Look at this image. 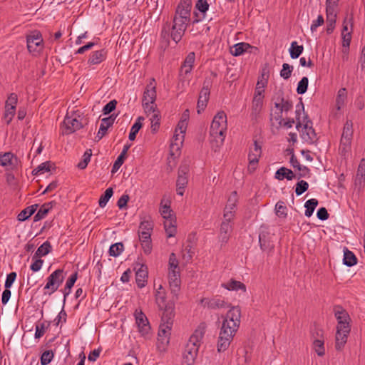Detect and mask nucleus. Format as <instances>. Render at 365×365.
<instances>
[{"label": "nucleus", "instance_id": "nucleus-1", "mask_svg": "<svg viewBox=\"0 0 365 365\" xmlns=\"http://www.w3.org/2000/svg\"><path fill=\"white\" fill-rule=\"evenodd\" d=\"M241 309L232 307L227 312L220 328L217 348L218 352H224L230 345L240 324Z\"/></svg>", "mask_w": 365, "mask_h": 365}, {"label": "nucleus", "instance_id": "nucleus-2", "mask_svg": "<svg viewBox=\"0 0 365 365\" xmlns=\"http://www.w3.org/2000/svg\"><path fill=\"white\" fill-rule=\"evenodd\" d=\"M188 24L189 22L174 16L171 28H170V26H168V29L164 27L161 31L163 46H168L170 38H171L175 43H178L183 36Z\"/></svg>", "mask_w": 365, "mask_h": 365}, {"label": "nucleus", "instance_id": "nucleus-3", "mask_svg": "<svg viewBox=\"0 0 365 365\" xmlns=\"http://www.w3.org/2000/svg\"><path fill=\"white\" fill-rule=\"evenodd\" d=\"M227 127V115L224 111H219L214 117L210 130V136L217 146L224 143Z\"/></svg>", "mask_w": 365, "mask_h": 365}, {"label": "nucleus", "instance_id": "nucleus-4", "mask_svg": "<svg viewBox=\"0 0 365 365\" xmlns=\"http://www.w3.org/2000/svg\"><path fill=\"white\" fill-rule=\"evenodd\" d=\"M274 108L276 110L270 113V121L272 126H274L276 123V128H279L282 124V113L292 110L293 104L290 100L284 98L283 93L279 91L275 98Z\"/></svg>", "mask_w": 365, "mask_h": 365}, {"label": "nucleus", "instance_id": "nucleus-5", "mask_svg": "<svg viewBox=\"0 0 365 365\" xmlns=\"http://www.w3.org/2000/svg\"><path fill=\"white\" fill-rule=\"evenodd\" d=\"M203 335L204 332L202 330L197 329L190 336L183 351V359L187 365H192L194 363Z\"/></svg>", "mask_w": 365, "mask_h": 365}, {"label": "nucleus", "instance_id": "nucleus-6", "mask_svg": "<svg viewBox=\"0 0 365 365\" xmlns=\"http://www.w3.org/2000/svg\"><path fill=\"white\" fill-rule=\"evenodd\" d=\"M66 277L63 269H58L53 272L48 277L47 282L43 287L44 294L51 295L63 283Z\"/></svg>", "mask_w": 365, "mask_h": 365}, {"label": "nucleus", "instance_id": "nucleus-7", "mask_svg": "<svg viewBox=\"0 0 365 365\" xmlns=\"http://www.w3.org/2000/svg\"><path fill=\"white\" fill-rule=\"evenodd\" d=\"M353 137V123L347 120L344 125L340 141L339 149L341 154L345 155L349 150Z\"/></svg>", "mask_w": 365, "mask_h": 365}, {"label": "nucleus", "instance_id": "nucleus-8", "mask_svg": "<svg viewBox=\"0 0 365 365\" xmlns=\"http://www.w3.org/2000/svg\"><path fill=\"white\" fill-rule=\"evenodd\" d=\"M303 127L301 130V138L307 144H314L317 141V133L312 127V122L305 115L303 120Z\"/></svg>", "mask_w": 365, "mask_h": 365}, {"label": "nucleus", "instance_id": "nucleus-9", "mask_svg": "<svg viewBox=\"0 0 365 365\" xmlns=\"http://www.w3.org/2000/svg\"><path fill=\"white\" fill-rule=\"evenodd\" d=\"M172 327L170 323L164 324L160 323L158 333V347L161 350H165L170 343Z\"/></svg>", "mask_w": 365, "mask_h": 365}, {"label": "nucleus", "instance_id": "nucleus-10", "mask_svg": "<svg viewBox=\"0 0 365 365\" xmlns=\"http://www.w3.org/2000/svg\"><path fill=\"white\" fill-rule=\"evenodd\" d=\"M134 269L136 271L135 280L138 287L139 288L144 287L148 279V267L141 262H136L135 263Z\"/></svg>", "mask_w": 365, "mask_h": 365}, {"label": "nucleus", "instance_id": "nucleus-11", "mask_svg": "<svg viewBox=\"0 0 365 365\" xmlns=\"http://www.w3.org/2000/svg\"><path fill=\"white\" fill-rule=\"evenodd\" d=\"M63 134L68 135L83 128V124L76 116L66 115L63 122Z\"/></svg>", "mask_w": 365, "mask_h": 365}, {"label": "nucleus", "instance_id": "nucleus-12", "mask_svg": "<svg viewBox=\"0 0 365 365\" xmlns=\"http://www.w3.org/2000/svg\"><path fill=\"white\" fill-rule=\"evenodd\" d=\"M191 7L192 4L190 0H181L177 6L174 16L190 22Z\"/></svg>", "mask_w": 365, "mask_h": 365}, {"label": "nucleus", "instance_id": "nucleus-13", "mask_svg": "<svg viewBox=\"0 0 365 365\" xmlns=\"http://www.w3.org/2000/svg\"><path fill=\"white\" fill-rule=\"evenodd\" d=\"M134 316L139 332L143 336L148 334L150 329V326L145 314L142 312V310L136 309L134 313Z\"/></svg>", "mask_w": 365, "mask_h": 365}, {"label": "nucleus", "instance_id": "nucleus-14", "mask_svg": "<svg viewBox=\"0 0 365 365\" xmlns=\"http://www.w3.org/2000/svg\"><path fill=\"white\" fill-rule=\"evenodd\" d=\"M334 315L338 322L336 328H351L349 324L350 317L345 309L341 307L335 308Z\"/></svg>", "mask_w": 365, "mask_h": 365}, {"label": "nucleus", "instance_id": "nucleus-15", "mask_svg": "<svg viewBox=\"0 0 365 365\" xmlns=\"http://www.w3.org/2000/svg\"><path fill=\"white\" fill-rule=\"evenodd\" d=\"M168 279L171 292L177 295L181 282L180 269H168Z\"/></svg>", "mask_w": 365, "mask_h": 365}, {"label": "nucleus", "instance_id": "nucleus-16", "mask_svg": "<svg viewBox=\"0 0 365 365\" xmlns=\"http://www.w3.org/2000/svg\"><path fill=\"white\" fill-rule=\"evenodd\" d=\"M195 60V54L194 52H190L186 56L184 63L180 70V77H182V81H185L187 78V76L190 75ZM184 82H182L183 83Z\"/></svg>", "mask_w": 365, "mask_h": 365}, {"label": "nucleus", "instance_id": "nucleus-17", "mask_svg": "<svg viewBox=\"0 0 365 365\" xmlns=\"http://www.w3.org/2000/svg\"><path fill=\"white\" fill-rule=\"evenodd\" d=\"M42 42L41 34L38 31H34L26 37L27 48L30 52L36 51Z\"/></svg>", "mask_w": 365, "mask_h": 365}, {"label": "nucleus", "instance_id": "nucleus-18", "mask_svg": "<svg viewBox=\"0 0 365 365\" xmlns=\"http://www.w3.org/2000/svg\"><path fill=\"white\" fill-rule=\"evenodd\" d=\"M262 154L261 146L257 143V140L254 141V147L250 148L248 160H249V169L255 170L256 165L259 162V158Z\"/></svg>", "mask_w": 365, "mask_h": 365}, {"label": "nucleus", "instance_id": "nucleus-19", "mask_svg": "<svg viewBox=\"0 0 365 365\" xmlns=\"http://www.w3.org/2000/svg\"><path fill=\"white\" fill-rule=\"evenodd\" d=\"M116 116L111 115L101 120L98 132L95 138L96 141H99L106 134L108 129L114 123Z\"/></svg>", "mask_w": 365, "mask_h": 365}, {"label": "nucleus", "instance_id": "nucleus-20", "mask_svg": "<svg viewBox=\"0 0 365 365\" xmlns=\"http://www.w3.org/2000/svg\"><path fill=\"white\" fill-rule=\"evenodd\" d=\"M351 328H336L335 348L336 350H341L346 343Z\"/></svg>", "mask_w": 365, "mask_h": 365}, {"label": "nucleus", "instance_id": "nucleus-21", "mask_svg": "<svg viewBox=\"0 0 365 365\" xmlns=\"http://www.w3.org/2000/svg\"><path fill=\"white\" fill-rule=\"evenodd\" d=\"M271 237L267 232H262L259 235V243L260 248L263 252L271 253L274 247V242L271 240Z\"/></svg>", "mask_w": 365, "mask_h": 365}, {"label": "nucleus", "instance_id": "nucleus-22", "mask_svg": "<svg viewBox=\"0 0 365 365\" xmlns=\"http://www.w3.org/2000/svg\"><path fill=\"white\" fill-rule=\"evenodd\" d=\"M289 163L294 168H297L299 170V173L295 174L297 179H300L302 178L309 177V175H310L309 168H308L305 165H302L293 153L290 158Z\"/></svg>", "mask_w": 365, "mask_h": 365}, {"label": "nucleus", "instance_id": "nucleus-23", "mask_svg": "<svg viewBox=\"0 0 365 365\" xmlns=\"http://www.w3.org/2000/svg\"><path fill=\"white\" fill-rule=\"evenodd\" d=\"M202 302H204L205 306H207L209 309H217L229 307L228 303L220 297L204 299L202 300Z\"/></svg>", "mask_w": 365, "mask_h": 365}, {"label": "nucleus", "instance_id": "nucleus-24", "mask_svg": "<svg viewBox=\"0 0 365 365\" xmlns=\"http://www.w3.org/2000/svg\"><path fill=\"white\" fill-rule=\"evenodd\" d=\"M232 230V225L228 222H222L219 234V240L222 245H225L228 242Z\"/></svg>", "mask_w": 365, "mask_h": 365}, {"label": "nucleus", "instance_id": "nucleus-25", "mask_svg": "<svg viewBox=\"0 0 365 365\" xmlns=\"http://www.w3.org/2000/svg\"><path fill=\"white\" fill-rule=\"evenodd\" d=\"M139 240L145 255H149L152 251L151 233L143 232L138 233Z\"/></svg>", "mask_w": 365, "mask_h": 365}, {"label": "nucleus", "instance_id": "nucleus-26", "mask_svg": "<svg viewBox=\"0 0 365 365\" xmlns=\"http://www.w3.org/2000/svg\"><path fill=\"white\" fill-rule=\"evenodd\" d=\"M55 205H56V202L54 201L46 202L42 205L37 213L34 217V222H37L43 219Z\"/></svg>", "mask_w": 365, "mask_h": 365}, {"label": "nucleus", "instance_id": "nucleus-27", "mask_svg": "<svg viewBox=\"0 0 365 365\" xmlns=\"http://www.w3.org/2000/svg\"><path fill=\"white\" fill-rule=\"evenodd\" d=\"M164 311L161 317V323L164 324H167L168 323L170 324V326L173 327V318L175 316L174 307L173 305L165 306Z\"/></svg>", "mask_w": 365, "mask_h": 365}, {"label": "nucleus", "instance_id": "nucleus-28", "mask_svg": "<svg viewBox=\"0 0 365 365\" xmlns=\"http://www.w3.org/2000/svg\"><path fill=\"white\" fill-rule=\"evenodd\" d=\"M274 177L279 180H282L284 178L288 180H292L294 178H297L296 175L292 171V170L285 167H282L278 169L275 173Z\"/></svg>", "mask_w": 365, "mask_h": 365}, {"label": "nucleus", "instance_id": "nucleus-29", "mask_svg": "<svg viewBox=\"0 0 365 365\" xmlns=\"http://www.w3.org/2000/svg\"><path fill=\"white\" fill-rule=\"evenodd\" d=\"M188 168L187 165H181L178 170V177L176 182V186L185 187L187 184Z\"/></svg>", "mask_w": 365, "mask_h": 365}, {"label": "nucleus", "instance_id": "nucleus-30", "mask_svg": "<svg viewBox=\"0 0 365 365\" xmlns=\"http://www.w3.org/2000/svg\"><path fill=\"white\" fill-rule=\"evenodd\" d=\"M210 94V93L200 91L197 103V112L198 114H200L207 107Z\"/></svg>", "mask_w": 365, "mask_h": 365}, {"label": "nucleus", "instance_id": "nucleus-31", "mask_svg": "<svg viewBox=\"0 0 365 365\" xmlns=\"http://www.w3.org/2000/svg\"><path fill=\"white\" fill-rule=\"evenodd\" d=\"M251 48L252 46L247 43H238L230 48V53L232 56H238L247 52Z\"/></svg>", "mask_w": 365, "mask_h": 365}, {"label": "nucleus", "instance_id": "nucleus-32", "mask_svg": "<svg viewBox=\"0 0 365 365\" xmlns=\"http://www.w3.org/2000/svg\"><path fill=\"white\" fill-rule=\"evenodd\" d=\"M222 287L227 290H242L243 292H246V286L241 282L235 279H231L227 283L222 284Z\"/></svg>", "mask_w": 365, "mask_h": 365}, {"label": "nucleus", "instance_id": "nucleus-33", "mask_svg": "<svg viewBox=\"0 0 365 365\" xmlns=\"http://www.w3.org/2000/svg\"><path fill=\"white\" fill-rule=\"evenodd\" d=\"M106 58V51L104 49L94 51L91 53L88 63L90 64H98L103 61Z\"/></svg>", "mask_w": 365, "mask_h": 365}, {"label": "nucleus", "instance_id": "nucleus-34", "mask_svg": "<svg viewBox=\"0 0 365 365\" xmlns=\"http://www.w3.org/2000/svg\"><path fill=\"white\" fill-rule=\"evenodd\" d=\"M343 263L347 267H352L357 263V258L356 255L346 247H344V249Z\"/></svg>", "mask_w": 365, "mask_h": 365}, {"label": "nucleus", "instance_id": "nucleus-35", "mask_svg": "<svg viewBox=\"0 0 365 365\" xmlns=\"http://www.w3.org/2000/svg\"><path fill=\"white\" fill-rule=\"evenodd\" d=\"M155 302L159 307L160 309H163V308L165 307V306H168L166 304V297H165V292L162 287V285L159 286V288L155 292Z\"/></svg>", "mask_w": 365, "mask_h": 365}, {"label": "nucleus", "instance_id": "nucleus-36", "mask_svg": "<svg viewBox=\"0 0 365 365\" xmlns=\"http://www.w3.org/2000/svg\"><path fill=\"white\" fill-rule=\"evenodd\" d=\"M365 182V159L362 158L358 166L355 183L361 185Z\"/></svg>", "mask_w": 365, "mask_h": 365}, {"label": "nucleus", "instance_id": "nucleus-37", "mask_svg": "<svg viewBox=\"0 0 365 365\" xmlns=\"http://www.w3.org/2000/svg\"><path fill=\"white\" fill-rule=\"evenodd\" d=\"M78 278V272H76L73 274H72L70 277L67 279L66 285L64 289L62 290V292L63 294L64 301L66 300V297L70 294L71 288L74 285L76 281Z\"/></svg>", "mask_w": 365, "mask_h": 365}, {"label": "nucleus", "instance_id": "nucleus-38", "mask_svg": "<svg viewBox=\"0 0 365 365\" xmlns=\"http://www.w3.org/2000/svg\"><path fill=\"white\" fill-rule=\"evenodd\" d=\"M38 205L37 204L31 205L24 209L17 216L19 221H25L29 219L37 210Z\"/></svg>", "mask_w": 365, "mask_h": 365}, {"label": "nucleus", "instance_id": "nucleus-39", "mask_svg": "<svg viewBox=\"0 0 365 365\" xmlns=\"http://www.w3.org/2000/svg\"><path fill=\"white\" fill-rule=\"evenodd\" d=\"M51 250L52 247L51 243L48 241H46L37 249L34 256L33 257V259L36 257L46 256L51 252Z\"/></svg>", "mask_w": 365, "mask_h": 365}, {"label": "nucleus", "instance_id": "nucleus-40", "mask_svg": "<svg viewBox=\"0 0 365 365\" xmlns=\"http://www.w3.org/2000/svg\"><path fill=\"white\" fill-rule=\"evenodd\" d=\"M164 227L168 237H174L176 234L175 220L173 218L165 220Z\"/></svg>", "mask_w": 365, "mask_h": 365}, {"label": "nucleus", "instance_id": "nucleus-41", "mask_svg": "<svg viewBox=\"0 0 365 365\" xmlns=\"http://www.w3.org/2000/svg\"><path fill=\"white\" fill-rule=\"evenodd\" d=\"M148 86L143 93V102L155 103L156 98V91L155 86Z\"/></svg>", "mask_w": 365, "mask_h": 365}, {"label": "nucleus", "instance_id": "nucleus-42", "mask_svg": "<svg viewBox=\"0 0 365 365\" xmlns=\"http://www.w3.org/2000/svg\"><path fill=\"white\" fill-rule=\"evenodd\" d=\"M304 51L303 46H299L297 41H293L289 49L290 57L293 59L297 58Z\"/></svg>", "mask_w": 365, "mask_h": 365}, {"label": "nucleus", "instance_id": "nucleus-43", "mask_svg": "<svg viewBox=\"0 0 365 365\" xmlns=\"http://www.w3.org/2000/svg\"><path fill=\"white\" fill-rule=\"evenodd\" d=\"M143 117H138L135 121V123L133 125L130 129V132L129 133L128 138L130 140L133 141L135 139L136 135L140 130V129L142 128V123L141 120H143Z\"/></svg>", "mask_w": 365, "mask_h": 365}, {"label": "nucleus", "instance_id": "nucleus-44", "mask_svg": "<svg viewBox=\"0 0 365 365\" xmlns=\"http://www.w3.org/2000/svg\"><path fill=\"white\" fill-rule=\"evenodd\" d=\"M160 212L162 217L165 220L173 218V210L170 209V202L168 201L166 203L163 204V200L161 201Z\"/></svg>", "mask_w": 365, "mask_h": 365}, {"label": "nucleus", "instance_id": "nucleus-45", "mask_svg": "<svg viewBox=\"0 0 365 365\" xmlns=\"http://www.w3.org/2000/svg\"><path fill=\"white\" fill-rule=\"evenodd\" d=\"M317 205L318 200L317 199L313 198L308 200L304 204V207L306 208L304 212L305 216L308 217H311Z\"/></svg>", "mask_w": 365, "mask_h": 365}, {"label": "nucleus", "instance_id": "nucleus-46", "mask_svg": "<svg viewBox=\"0 0 365 365\" xmlns=\"http://www.w3.org/2000/svg\"><path fill=\"white\" fill-rule=\"evenodd\" d=\"M14 155L10 152L0 155V165L4 167L12 166L14 165Z\"/></svg>", "mask_w": 365, "mask_h": 365}, {"label": "nucleus", "instance_id": "nucleus-47", "mask_svg": "<svg viewBox=\"0 0 365 365\" xmlns=\"http://www.w3.org/2000/svg\"><path fill=\"white\" fill-rule=\"evenodd\" d=\"M52 165L53 164L50 161L42 163L32 171V174L34 175H38L40 174H43L45 172H48L51 170Z\"/></svg>", "mask_w": 365, "mask_h": 365}, {"label": "nucleus", "instance_id": "nucleus-48", "mask_svg": "<svg viewBox=\"0 0 365 365\" xmlns=\"http://www.w3.org/2000/svg\"><path fill=\"white\" fill-rule=\"evenodd\" d=\"M113 190L112 187H108V189H106L104 193L101 196L99 199V206L101 207H104L106 205L108 200L113 196Z\"/></svg>", "mask_w": 365, "mask_h": 365}, {"label": "nucleus", "instance_id": "nucleus-49", "mask_svg": "<svg viewBox=\"0 0 365 365\" xmlns=\"http://www.w3.org/2000/svg\"><path fill=\"white\" fill-rule=\"evenodd\" d=\"M123 247L124 246L122 242L113 244L109 248V255L112 257H118L123 252Z\"/></svg>", "mask_w": 365, "mask_h": 365}, {"label": "nucleus", "instance_id": "nucleus-50", "mask_svg": "<svg viewBox=\"0 0 365 365\" xmlns=\"http://www.w3.org/2000/svg\"><path fill=\"white\" fill-rule=\"evenodd\" d=\"M313 346L319 356H322L325 354L324 340L322 339H315L313 341Z\"/></svg>", "mask_w": 365, "mask_h": 365}, {"label": "nucleus", "instance_id": "nucleus-51", "mask_svg": "<svg viewBox=\"0 0 365 365\" xmlns=\"http://www.w3.org/2000/svg\"><path fill=\"white\" fill-rule=\"evenodd\" d=\"M237 202V194L236 191H233L230 195L227 203L225 209L235 210V207Z\"/></svg>", "mask_w": 365, "mask_h": 365}, {"label": "nucleus", "instance_id": "nucleus-52", "mask_svg": "<svg viewBox=\"0 0 365 365\" xmlns=\"http://www.w3.org/2000/svg\"><path fill=\"white\" fill-rule=\"evenodd\" d=\"M309 84V80L307 77H303L299 82L298 83L297 88V93L298 94L302 95L305 93L307 91Z\"/></svg>", "mask_w": 365, "mask_h": 365}, {"label": "nucleus", "instance_id": "nucleus-53", "mask_svg": "<svg viewBox=\"0 0 365 365\" xmlns=\"http://www.w3.org/2000/svg\"><path fill=\"white\" fill-rule=\"evenodd\" d=\"M153 229V224L151 221L143 220L140 222L138 228V233L143 232L151 233Z\"/></svg>", "mask_w": 365, "mask_h": 365}, {"label": "nucleus", "instance_id": "nucleus-54", "mask_svg": "<svg viewBox=\"0 0 365 365\" xmlns=\"http://www.w3.org/2000/svg\"><path fill=\"white\" fill-rule=\"evenodd\" d=\"M54 354L52 350H46L41 356V365L48 364L53 359Z\"/></svg>", "mask_w": 365, "mask_h": 365}, {"label": "nucleus", "instance_id": "nucleus-55", "mask_svg": "<svg viewBox=\"0 0 365 365\" xmlns=\"http://www.w3.org/2000/svg\"><path fill=\"white\" fill-rule=\"evenodd\" d=\"M17 101V95L14 93H11L6 101L5 108H9L10 110H16Z\"/></svg>", "mask_w": 365, "mask_h": 365}, {"label": "nucleus", "instance_id": "nucleus-56", "mask_svg": "<svg viewBox=\"0 0 365 365\" xmlns=\"http://www.w3.org/2000/svg\"><path fill=\"white\" fill-rule=\"evenodd\" d=\"M308 188H309V184H308V182L307 181H304L303 180H299L296 184V187H295L296 195L297 196L301 195L304 192H306L308 190Z\"/></svg>", "mask_w": 365, "mask_h": 365}, {"label": "nucleus", "instance_id": "nucleus-57", "mask_svg": "<svg viewBox=\"0 0 365 365\" xmlns=\"http://www.w3.org/2000/svg\"><path fill=\"white\" fill-rule=\"evenodd\" d=\"M293 71V66L288 63H283L282 68L280 71V76L284 79H288L290 78Z\"/></svg>", "mask_w": 365, "mask_h": 365}, {"label": "nucleus", "instance_id": "nucleus-58", "mask_svg": "<svg viewBox=\"0 0 365 365\" xmlns=\"http://www.w3.org/2000/svg\"><path fill=\"white\" fill-rule=\"evenodd\" d=\"M92 155V151L91 149L86 150L83 155V160L78 163V168L79 169H84L87 167L88 163L91 160Z\"/></svg>", "mask_w": 365, "mask_h": 365}, {"label": "nucleus", "instance_id": "nucleus-59", "mask_svg": "<svg viewBox=\"0 0 365 365\" xmlns=\"http://www.w3.org/2000/svg\"><path fill=\"white\" fill-rule=\"evenodd\" d=\"M49 323L46 325L44 322L36 324L35 327V338L39 339L43 336L46 329L48 327Z\"/></svg>", "mask_w": 365, "mask_h": 365}, {"label": "nucleus", "instance_id": "nucleus-60", "mask_svg": "<svg viewBox=\"0 0 365 365\" xmlns=\"http://www.w3.org/2000/svg\"><path fill=\"white\" fill-rule=\"evenodd\" d=\"M276 214L278 217H287V207L284 205V202L279 201L275 205Z\"/></svg>", "mask_w": 365, "mask_h": 365}, {"label": "nucleus", "instance_id": "nucleus-61", "mask_svg": "<svg viewBox=\"0 0 365 365\" xmlns=\"http://www.w3.org/2000/svg\"><path fill=\"white\" fill-rule=\"evenodd\" d=\"M337 5V2H328L326 1V14L327 17H331L332 16L333 17H336V14L335 12V7Z\"/></svg>", "mask_w": 365, "mask_h": 365}, {"label": "nucleus", "instance_id": "nucleus-62", "mask_svg": "<svg viewBox=\"0 0 365 365\" xmlns=\"http://www.w3.org/2000/svg\"><path fill=\"white\" fill-rule=\"evenodd\" d=\"M262 104H263V101L253 98L252 106V115H255V117H256L257 115L259 114V113L260 112V110L262 107Z\"/></svg>", "mask_w": 365, "mask_h": 365}, {"label": "nucleus", "instance_id": "nucleus-63", "mask_svg": "<svg viewBox=\"0 0 365 365\" xmlns=\"http://www.w3.org/2000/svg\"><path fill=\"white\" fill-rule=\"evenodd\" d=\"M168 266V269H180L178 260L173 252L170 255Z\"/></svg>", "mask_w": 365, "mask_h": 365}, {"label": "nucleus", "instance_id": "nucleus-64", "mask_svg": "<svg viewBox=\"0 0 365 365\" xmlns=\"http://www.w3.org/2000/svg\"><path fill=\"white\" fill-rule=\"evenodd\" d=\"M195 8L202 14H205L209 9L207 0H197Z\"/></svg>", "mask_w": 365, "mask_h": 365}]
</instances>
